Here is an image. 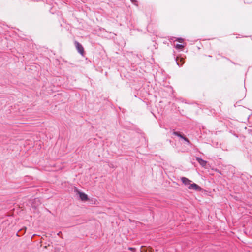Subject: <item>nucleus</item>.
<instances>
[{
	"label": "nucleus",
	"instance_id": "nucleus-1",
	"mask_svg": "<svg viewBox=\"0 0 252 252\" xmlns=\"http://www.w3.org/2000/svg\"><path fill=\"white\" fill-rule=\"evenodd\" d=\"M75 46L78 52L82 56L84 55L85 52L84 49L82 45L79 43L78 41H75L74 42Z\"/></svg>",
	"mask_w": 252,
	"mask_h": 252
},
{
	"label": "nucleus",
	"instance_id": "nucleus-2",
	"mask_svg": "<svg viewBox=\"0 0 252 252\" xmlns=\"http://www.w3.org/2000/svg\"><path fill=\"white\" fill-rule=\"evenodd\" d=\"M188 189L198 191H200L202 190V188L195 183L191 184L190 186H188Z\"/></svg>",
	"mask_w": 252,
	"mask_h": 252
},
{
	"label": "nucleus",
	"instance_id": "nucleus-3",
	"mask_svg": "<svg viewBox=\"0 0 252 252\" xmlns=\"http://www.w3.org/2000/svg\"><path fill=\"white\" fill-rule=\"evenodd\" d=\"M173 134L174 135H175L176 136H177L178 137H180L181 138H182L183 139H184L186 142H187V143L188 144H190V142L189 140V139L186 137H185V136L182 135L179 132L174 131Z\"/></svg>",
	"mask_w": 252,
	"mask_h": 252
},
{
	"label": "nucleus",
	"instance_id": "nucleus-4",
	"mask_svg": "<svg viewBox=\"0 0 252 252\" xmlns=\"http://www.w3.org/2000/svg\"><path fill=\"white\" fill-rule=\"evenodd\" d=\"M181 180L182 182V183L185 184V185H187V186H190V184H191V181L189 180V179L186 178V177H181Z\"/></svg>",
	"mask_w": 252,
	"mask_h": 252
},
{
	"label": "nucleus",
	"instance_id": "nucleus-5",
	"mask_svg": "<svg viewBox=\"0 0 252 252\" xmlns=\"http://www.w3.org/2000/svg\"><path fill=\"white\" fill-rule=\"evenodd\" d=\"M176 61L177 65L179 66H181L184 63V59L183 58L177 57Z\"/></svg>",
	"mask_w": 252,
	"mask_h": 252
},
{
	"label": "nucleus",
	"instance_id": "nucleus-6",
	"mask_svg": "<svg viewBox=\"0 0 252 252\" xmlns=\"http://www.w3.org/2000/svg\"><path fill=\"white\" fill-rule=\"evenodd\" d=\"M79 197L80 198L81 200L84 201L88 200L89 199H88V196L85 193H84L83 192H79Z\"/></svg>",
	"mask_w": 252,
	"mask_h": 252
},
{
	"label": "nucleus",
	"instance_id": "nucleus-7",
	"mask_svg": "<svg viewBox=\"0 0 252 252\" xmlns=\"http://www.w3.org/2000/svg\"><path fill=\"white\" fill-rule=\"evenodd\" d=\"M196 159L202 166H205L206 165L207 162L205 160H204L199 157H197Z\"/></svg>",
	"mask_w": 252,
	"mask_h": 252
},
{
	"label": "nucleus",
	"instance_id": "nucleus-8",
	"mask_svg": "<svg viewBox=\"0 0 252 252\" xmlns=\"http://www.w3.org/2000/svg\"><path fill=\"white\" fill-rule=\"evenodd\" d=\"M184 47V46L183 45H182V44H177L175 46V48L177 49H179V50H182Z\"/></svg>",
	"mask_w": 252,
	"mask_h": 252
},
{
	"label": "nucleus",
	"instance_id": "nucleus-9",
	"mask_svg": "<svg viewBox=\"0 0 252 252\" xmlns=\"http://www.w3.org/2000/svg\"><path fill=\"white\" fill-rule=\"evenodd\" d=\"M177 41L180 43H182L184 41V39L182 38H178Z\"/></svg>",
	"mask_w": 252,
	"mask_h": 252
},
{
	"label": "nucleus",
	"instance_id": "nucleus-10",
	"mask_svg": "<svg viewBox=\"0 0 252 252\" xmlns=\"http://www.w3.org/2000/svg\"><path fill=\"white\" fill-rule=\"evenodd\" d=\"M128 249L130 251H132L133 252H135V249L134 248H132V247H129L128 248Z\"/></svg>",
	"mask_w": 252,
	"mask_h": 252
},
{
	"label": "nucleus",
	"instance_id": "nucleus-11",
	"mask_svg": "<svg viewBox=\"0 0 252 252\" xmlns=\"http://www.w3.org/2000/svg\"><path fill=\"white\" fill-rule=\"evenodd\" d=\"M221 57H222V58H224V59H226V60H228L227 58H226L223 57H222V56H221Z\"/></svg>",
	"mask_w": 252,
	"mask_h": 252
}]
</instances>
